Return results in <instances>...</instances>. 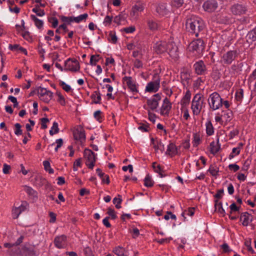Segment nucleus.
Wrapping results in <instances>:
<instances>
[{"label": "nucleus", "instance_id": "39", "mask_svg": "<svg viewBox=\"0 0 256 256\" xmlns=\"http://www.w3.org/2000/svg\"><path fill=\"white\" fill-rule=\"evenodd\" d=\"M144 182V184L146 187H152L154 185V181L148 174L146 176Z\"/></svg>", "mask_w": 256, "mask_h": 256}, {"label": "nucleus", "instance_id": "8", "mask_svg": "<svg viewBox=\"0 0 256 256\" xmlns=\"http://www.w3.org/2000/svg\"><path fill=\"white\" fill-rule=\"evenodd\" d=\"M169 42L160 40L157 42L154 46V50L157 54H162L168 50Z\"/></svg>", "mask_w": 256, "mask_h": 256}, {"label": "nucleus", "instance_id": "51", "mask_svg": "<svg viewBox=\"0 0 256 256\" xmlns=\"http://www.w3.org/2000/svg\"><path fill=\"white\" fill-rule=\"evenodd\" d=\"M48 21L52 24V28H56L58 26V18L56 17L49 18H48Z\"/></svg>", "mask_w": 256, "mask_h": 256}, {"label": "nucleus", "instance_id": "63", "mask_svg": "<svg viewBox=\"0 0 256 256\" xmlns=\"http://www.w3.org/2000/svg\"><path fill=\"white\" fill-rule=\"evenodd\" d=\"M101 114H102V112L100 110L96 111L94 113V118L100 122L102 120V117L101 116Z\"/></svg>", "mask_w": 256, "mask_h": 256}, {"label": "nucleus", "instance_id": "14", "mask_svg": "<svg viewBox=\"0 0 256 256\" xmlns=\"http://www.w3.org/2000/svg\"><path fill=\"white\" fill-rule=\"evenodd\" d=\"M160 100V95L156 94H154L151 98L148 100L147 104L152 110H154L158 107Z\"/></svg>", "mask_w": 256, "mask_h": 256}, {"label": "nucleus", "instance_id": "50", "mask_svg": "<svg viewBox=\"0 0 256 256\" xmlns=\"http://www.w3.org/2000/svg\"><path fill=\"white\" fill-rule=\"evenodd\" d=\"M243 66L242 63H238L236 64H232L231 66V70L234 71V72H238V70H242L241 68Z\"/></svg>", "mask_w": 256, "mask_h": 256}, {"label": "nucleus", "instance_id": "52", "mask_svg": "<svg viewBox=\"0 0 256 256\" xmlns=\"http://www.w3.org/2000/svg\"><path fill=\"white\" fill-rule=\"evenodd\" d=\"M56 94L58 96V102L62 105L64 106L66 104V101L64 96L60 94V92H57Z\"/></svg>", "mask_w": 256, "mask_h": 256}, {"label": "nucleus", "instance_id": "5", "mask_svg": "<svg viewBox=\"0 0 256 256\" xmlns=\"http://www.w3.org/2000/svg\"><path fill=\"white\" fill-rule=\"evenodd\" d=\"M160 86V78L157 74L154 76V80L148 82L146 88L148 92H156L158 90Z\"/></svg>", "mask_w": 256, "mask_h": 256}, {"label": "nucleus", "instance_id": "25", "mask_svg": "<svg viewBox=\"0 0 256 256\" xmlns=\"http://www.w3.org/2000/svg\"><path fill=\"white\" fill-rule=\"evenodd\" d=\"M146 23L148 28L150 30L154 31L158 30V24L152 18H148L146 20Z\"/></svg>", "mask_w": 256, "mask_h": 256}, {"label": "nucleus", "instance_id": "28", "mask_svg": "<svg viewBox=\"0 0 256 256\" xmlns=\"http://www.w3.org/2000/svg\"><path fill=\"white\" fill-rule=\"evenodd\" d=\"M92 102L94 104H100L101 94L99 90L94 91L90 96Z\"/></svg>", "mask_w": 256, "mask_h": 256}, {"label": "nucleus", "instance_id": "61", "mask_svg": "<svg viewBox=\"0 0 256 256\" xmlns=\"http://www.w3.org/2000/svg\"><path fill=\"white\" fill-rule=\"evenodd\" d=\"M239 134V130L237 128H234L230 132L228 136L230 139H232L236 136L238 135Z\"/></svg>", "mask_w": 256, "mask_h": 256}, {"label": "nucleus", "instance_id": "7", "mask_svg": "<svg viewBox=\"0 0 256 256\" xmlns=\"http://www.w3.org/2000/svg\"><path fill=\"white\" fill-rule=\"evenodd\" d=\"M237 55L236 50H229L222 56V62L224 64L230 65L235 60Z\"/></svg>", "mask_w": 256, "mask_h": 256}, {"label": "nucleus", "instance_id": "53", "mask_svg": "<svg viewBox=\"0 0 256 256\" xmlns=\"http://www.w3.org/2000/svg\"><path fill=\"white\" fill-rule=\"evenodd\" d=\"M24 190L30 196H34L36 194V192L33 188L27 186H24Z\"/></svg>", "mask_w": 256, "mask_h": 256}, {"label": "nucleus", "instance_id": "37", "mask_svg": "<svg viewBox=\"0 0 256 256\" xmlns=\"http://www.w3.org/2000/svg\"><path fill=\"white\" fill-rule=\"evenodd\" d=\"M184 3V0H171L170 4L172 8H178L181 7Z\"/></svg>", "mask_w": 256, "mask_h": 256}, {"label": "nucleus", "instance_id": "33", "mask_svg": "<svg viewBox=\"0 0 256 256\" xmlns=\"http://www.w3.org/2000/svg\"><path fill=\"white\" fill-rule=\"evenodd\" d=\"M214 206L216 210H217L218 213L222 214V216H224L225 211L222 208V204L221 202H219L218 200H214Z\"/></svg>", "mask_w": 256, "mask_h": 256}, {"label": "nucleus", "instance_id": "2", "mask_svg": "<svg viewBox=\"0 0 256 256\" xmlns=\"http://www.w3.org/2000/svg\"><path fill=\"white\" fill-rule=\"evenodd\" d=\"M204 104L203 96L200 94H196L192 102L191 108L194 115L198 116L200 114Z\"/></svg>", "mask_w": 256, "mask_h": 256}, {"label": "nucleus", "instance_id": "16", "mask_svg": "<svg viewBox=\"0 0 256 256\" xmlns=\"http://www.w3.org/2000/svg\"><path fill=\"white\" fill-rule=\"evenodd\" d=\"M66 236L62 234L60 236H56L54 240V244L58 248H64L66 244Z\"/></svg>", "mask_w": 256, "mask_h": 256}, {"label": "nucleus", "instance_id": "1", "mask_svg": "<svg viewBox=\"0 0 256 256\" xmlns=\"http://www.w3.org/2000/svg\"><path fill=\"white\" fill-rule=\"evenodd\" d=\"M187 30L198 37L200 32L204 28L203 20L198 17L192 16L188 18L186 23Z\"/></svg>", "mask_w": 256, "mask_h": 256}, {"label": "nucleus", "instance_id": "22", "mask_svg": "<svg viewBox=\"0 0 256 256\" xmlns=\"http://www.w3.org/2000/svg\"><path fill=\"white\" fill-rule=\"evenodd\" d=\"M151 144L153 145V147L156 151L160 150L163 151L164 149V144H162L160 140H155L154 138H150Z\"/></svg>", "mask_w": 256, "mask_h": 256}, {"label": "nucleus", "instance_id": "19", "mask_svg": "<svg viewBox=\"0 0 256 256\" xmlns=\"http://www.w3.org/2000/svg\"><path fill=\"white\" fill-rule=\"evenodd\" d=\"M144 8V6L143 4L138 3L132 6L130 14L132 17L137 18L138 13L142 12Z\"/></svg>", "mask_w": 256, "mask_h": 256}, {"label": "nucleus", "instance_id": "30", "mask_svg": "<svg viewBox=\"0 0 256 256\" xmlns=\"http://www.w3.org/2000/svg\"><path fill=\"white\" fill-rule=\"evenodd\" d=\"M206 133L207 135L210 136L214 134V128L212 126V124L210 120H208L207 122L206 123Z\"/></svg>", "mask_w": 256, "mask_h": 256}, {"label": "nucleus", "instance_id": "3", "mask_svg": "<svg viewBox=\"0 0 256 256\" xmlns=\"http://www.w3.org/2000/svg\"><path fill=\"white\" fill-rule=\"evenodd\" d=\"M208 100L210 108L213 111L218 110L222 107V98L217 92H214L211 94Z\"/></svg>", "mask_w": 256, "mask_h": 256}, {"label": "nucleus", "instance_id": "17", "mask_svg": "<svg viewBox=\"0 0 256 256\" xmlns=\"http://www.w3.org/2000/svg\"><path fill=\"white\" fill-rule=\"evenodd\" d=\"M172 108V104L169 100L166 98L163 101V104L160 108V114L163 116H168Z\"/></svg>", "mask_w": 256, "mask_h": 256}, {"label": "nucleus", "instance_id": "29", "mask_svg": "<svg viewBox=\"0 0 256 256\" xmlns=\"http://www.w3.org/2000/svg\"><path fill=\"white\" fill-rule=\"evenodd\" d=\"M210 153L215 154H216L220 148V145L218 144H216L214 142H212L210 144Z\"/></svg>", "mask_w": 256, "mask_h": 256}, {"label": "nucleus", "instance_id": "40", "mask_svg": "<svg viewBox=\"0 0 256 256\" xmlns=\"http://www.w3.org/2000/svg\"><path fill=\"white\" fill-rule=\"evenodd\" d=\"M244 96V90L240 88L238 90L235 94V98L236 101L241 102Z\"/></svg>", "mask_w": 256, "mask_h": 256}, {"label": "nucleus", "instance_id": "27", "mask_svg": "<svg viewBox=\"0 0 256 256\" xmlns=\"http://www.w3.org/2000/svg\"><path fill=\"white\" fill-rule=\"evenodd\" d=\"M191 92L190 90H188L180 101V104L182 107L186 106L189 104Z\"/></svg>", "mask_w": 256, "mask_h": 256}, {"label": "nucleus", "instance_id": "44", "mask_svg": "<svg viewBox=\"0 0 256 256\" xmlns=\"http://www.w3.org/2000/svg\"><path fill=\"white\" fill-rule=\"evenodd\" d=\"M59 132V128L58 126V124L54 122L53 123L52 126L51 130H50V134L51 136H53L54 134H58Z\"/></svg>", "mask_w": 256, "mask_h": 256}, {"label": "nucleus", "instance_id": "58", "mask_svg": "<svg viewBox=\"0 0 256 256\" xmlns=\"http://www.w3.org/2000/svg\"><path fill=\"white\" fill-rule=\"evenodd\" d=\"M230 214H232L234 212H238L240 207L236 206L234 202H233L230 205Z\"/></svg>", "mask_w": 256, "mask_h": 256}, {"label": "nucleus", "instance_id": "42", "mask_svg": "<svg viewBox=\"0 0 256 256\" xmlns=\"http://www.w3.org/2000/svg\"><path fill=\"white\" fill-rule=\"evenodd\" d=\"M53 93L52 92H48L46 94L40 98V100L46 103H48L52 98Z\"/></svg>", "mask_w": 256, "mask_h": 256}, {"label": "nucleus", "instance_id": "36", "mask_svg": "<svg viewBox=\"0 0 256 256\" xmlns=\"http://www.w3.org/2000/svg\"><path fill=\"white\" fill-rule=\"evenodd\" d=\"M190 75L187 72H182L181 74V80L184 86L188 85L190 80Z\"/></svg>", "mask_w": 256, "mask_h": 256}, {"label": "nucleus", "instance_id": "34", "mask_svg": "<svg viewBox=\"0 0 256 256\" xmlns=\"http://www.w3.org/2000/svg\"><path fill=\"white\" fill-rule=\"evenodd\" d=\"M201 142V136L200 134L194 133L193 135L192 144L193 146L197 147Z\"/></svg>", "mask_w": 256, "mask_h": 256}, {"label": "nucleus", "instance_id": "43", "mask_svg": "<svg viewBox=\"0 0 256 256\" xmlns=\"http://www.w3.org/2000/svg\"><path fill=\"white\" fill-rule=\"evenodd\" d=\"M194 208H189L188 210H185L182 214V216L184 217V220L186 218L185 217V215H188L190 216H192L194 214Z\"/></svg>", "mask_w": 256, "mask_h": 256}, {"label": "nucleus", "instance_id": "54", "mask_svg": "<svg viewBox=\"0 0 256 256\" xmlns=\"http://www.w3.org/2000/svg\"><path fill=\"white\" fill-rule=\"evenodd\" d=\"M60 85L62 88L66 92H69L72 90L70 86L64 82H62V80H60Z\"/></svg>", "mask_w": 256, "mask_h": 256}, {"label": "nucleus", "instance_id": "62", "mask_svg": "<svg viewBox=\"0 0 256 256\" xmlns=\"http://www.w3.org/2000/svg\"><path fill=\"white\" fill-rule=\"evenodd\" d=\"M112 19V16H106L104 20V24L105 26H108L110 24Z\"/></svg>", "mask_w": 256, "mask_h": 256}, {"label": "nucleus", "instance_id": "59", "mask_svg": "<svg viewBox=\"0 0 256 256\" xmlns=\"http://www.w3.org/2000/svg\"><path fill=\"white\" fill-rule=\"evenodd\" d=\"M20 214V210L18 208H15L12 210V216L14 219L17 218Z\"/></svg>", "mask_w": 256, "mask_h": 256}, {"label": "nucleus", "instance_id": "15", "mask_svg": "<svg viewBox=\"0 0 256 256\" xmlns=\"http://www.w3.org/2000/svg\"><path fill=\"white\" fill-rule=\"evenodd\" d=\"M156 12L160 16H164L170 13L166 3L160 2L156 6Z\"/></svg>", "mask_w": 256, "mask_h": 256}, {"label": "nucleus", "instance_id": "47", "mask_svg": "<svg viewBox=\"0 0 256 256\" xmlns=\"http://www.w3.org/2000/svg\"><path fill=\"white\" fill-rule=\"evenodd\" d=\"M248 38L251 40L252 42L256 40V27L248 32Z\"/></svg>", "mask_w": 256, "mask_h": 256}, {"label": "nucleus", "instance_id": "31", "mask_svg": "<svg viewBox=\"0 0 256 256\" xmlns=\"http://www.w3.org/2000/svg\"><path fill=\"white\" fill-rule=\"evenodd\" d=\"M113 252L118 256H128L127 252L122 247H116Z\"/></svg>", "mask_w": 256, "mask_h": 256}, {"label": "nucleus", "instance_id": "35", "mask_svg": "<svg viewBox=\"0 0 256 256\" xmlns=\"http://www.w3.org/2000/svg\"><path fill=\"white\" fill-rule=\"evenodd\" d=\"M208 172H209L212 176H216L219 172V168L215 164H211Z\"/></svg>", "mask_w": 256, "mask_h": 256}, {"label": "nucleus", "instance_id": "10", "mask_svg": "<svg viewBox=\"0 0 256 256\" xmlns=\"http://www.w3.org/2000/svg\"><path fill=\"white\" fill-rule=\"evenodd\" d=\"M230 10L233 14L235 16H240L246 13L247 8L244 4H235L231 6Z\"/></svg>", "mask_w": 256, "mask_h": 256}, {"label": "nucleus", "instance_id": "64", "mask_svg": "<svg viewBox=\"0 0 256 256\" xmlns=\"http://www.w3.org/2000/svg\"><path fill=\"white\" fill-rule=\"evenodd\" d=\"M250 164V160L248 159L246 160L243 164V166L242 167V170L244 171H247L249 168Z\"/></svg>", "mask_w": 256, "mask_h": 256}, {"label": "nucleus", "instance_id": "38", "mask_svg": "<svg viewBox=\"0 0 256 256\" xmlns=\"http://www.w3.org/2000/svg\"><path fill=\"white\" fill-rule=\"evenodd\" d=\"M108 40L109 42L115 44L117 42L118 38L116 36V32L113 31H110L108 36Z\"/></svg>", "mask_w": 256, "mask_h": 256}, {"label": "nucleus", "instance_id": "4", "mask_svg": "<svg viewBox=\"0 0 256 256\" xmlns=\"http://www.w3.org/2000/svg\"><path fill=\"white\" fill-rule=\"evenodd\" d=\"M84 156L86 159V164L89 168L92 169L96 159L94 153L90 150L86 149L84 151Z\"/></svg>", "mask_w": 256, "mask_h": 256}, {"label": "nucleus", "instance_id": "24", "mask_svg": "<svg viewBox=\"0 0 256 256\" xmlns=\"http://www.w3.org/2000/svg\"><path fill=\"white\" fill-rule=\"evenodd\" d=\"M250 214L248 212H243L241 214L240 216V220H242V224L244 226H248L252 220L250 218Z\"/></svg>", "mask_w": 256, "mask_h": 256}, {"label": "nucleus", "instance_id": "49", "mask_svg": "<svg viewBox=\"0 0 256 256\" xmlns=\"http://www.w3.org/2000/svg\"><path fill=\"white\" fill-rule=\"evenodd\" d=\"M14 134L18 136L22 135V126L19 123L14 124Z\"/></svg>", "mask_w": 256, "mask_h": 256}, {"label": "nucleus", "instance_id": "48", "mask_svg": "<svg viewBox=\"0 0 256 256\" xmlns=\"http://www.w3.org/2000/svg\"><path fill=\"white\" fill-rule=\"evenodd\" d=\"M100 55H92L90 59V64L92 66H96L97 62L99 61Z\"/></svg>", "mask_w": 256, "mask_h": 256}, {"label": "nucleus", "instance_id": "18", "mask_svg": "<svg viewBox=\"0 0 256 256\" xmlns=\"http://www.w3.org/2000/svg\"><path fill=\"white\" fill-rule=\"evenodd\" d=\"M173 59L176 60L178 57V48L172 42H169L168 50L166 52Z\"/></svg>", "mask_w": 256, "mask_h": 256}, {"label": "nucleus", "instance_id": "9", "mask_svg": "<svg viewBox=\"0 0 256 256\" xmlns=\"http://www.w3.org/2000/svg\"><path fill=\"white\" fill-rule=\"evenodd\" d=\"M190 48L192 51H196L197 53H202L204 49V42L201 39H197L191 42Z\"/></svg>", "mask_w": 256, "mask_h": 256}, {"label": "nucleus", "instance_id": "45", "mask_svg": "<svg viewBox=\"0 0 256 256\" xmlns=\"http://www.w3.org/2000/svg\"><path fill=\"white\" fill-rule=\"evenodd\" d=\"M88 17V14H80L76 17H74V22L76 23H79L80 22L86 20Z\"/></svg>", "mask_w": 256, "mask_h": 256}, {"label": "nucleus", "instance_id": "13", "mask_svg": "<svg viewBox=\"0 0 256 256\" xmlns=\"http://www.w3.org/2000/svg\"><path fill=\"white\" fill-rule=\"evenodd\" d=\"M218 6V4L216 0H206L202 5V8L204 11L208 12H214Z\"/></svg>", "mask_w": 256, "mask_h": 256}, {"label": "nucleus", "instance_id": "21", "mask_svg": "<svg viewBox=\"0 0 256 256\" xmlns=\"http://www.w3.org/2000/svg\"><path fill=\"white\" fill-rule=\"evenodd\" d=\"M74 137L76 140L80 142L84 140L86 138L84 131L82 128L80 129L76 128L74 132Z\"/></svg>", "mask_w": 256, "mask_h": 256}, {"label": "nucleus", "instance_id": "12", "mask_svg": "<svg viewBox=\"0 0 256 256\" xmlns=\"http://www.w3.org/2000/svg\"><path fill=\"white\" fill-rule=\"evenodd\" d=\"M196 73L198 75H204L207 74V68L204 62L202 60L196 62L194 64Z\"/></svg>", "mask_w": 256, "mask_h": 256}, {"label": "nucleus", "instance_id": "23", "mask_svg": "<svg viewBox=\"0 0 256 256\" xmlns=\"http://www.w3.org/2000/svg\"><path fill=\"white\" fill-rule=\"evenodd\" d=\"M178 154V148L172 142H170L168 146L166 154L170 156H173Z\"/></svg>", "mask_w": 256, "mask_h": 256}, {"label": "nucleus", "instance_id": "46", "mask_svg": "<svg viewBox=\"0 0 256 256\" xmlns=\"http://www.w3.org/2000/svg\"><path fill=\"white\" fill-rule=\"evenodd\" d=\"M43 165L44 166V170L46 171H48L50 174H53L54 172V170L50 168V163L48 161H44Z\"/></svg>", "mask_w": 256, "mask_h": 256}, {"label": "nucleus", "instance_id": "11", "mask_svg": "<svg viewBox=\"0 0 256 256\" xmlns=\"http://www.w3.org/2000/svg\"><path fill=\"white\" fill-rule=\"evenodd\" d=\"M122 81L126 82L128 88L134 94L138 92V90L136 82L132 80L131 76H124L122 78Z\"/></svg>", "mask_w": 256, "mask_h": 256}, {"label": "nucleus", "instance_id": "20", "mask_svg": "<svg viewBox=\"0 0 256 256\" xmlns=\"http://www.w3.org/2000/svg\"><path fill=\"white\" fill-rule=\"evenodd\" d=\"M22 250L24 256H37L39 252L36 250L34 246H27L26 245L22 247Z\"/></svg>", "mask_w": 256, "mask_h": 256}, {"label": "nucleus", "instance_id": "60", "mask_svg": "<svg viewBox=\"0 0 256 256\" xmlns=\"http://www.w3.org/2000/svg\"><path fill=\"white\" fill-rule=\"evenodd\" d=\"M22 36L28 42L32 41V38L30 35V33L28 31L24 32L22 34Z\"/></svg>", "mask_w": 256, "mask_h": 256}, {"label": "nucleus", "instance_id": "6", "mask_svg": "<svg viewBox=\"0 0 256 256\" xmlns=\"http://www.w3.org/2000/svg\"><path fill=\"white\" fill-rule=\"evenodd\" d=\"M64 70L65 71L78 72L80 68L79 62L76 59H68L64 62Z\"/></svg>", "mask_w": 256, "mask_h": 256}, {"label": "nucleus", "instance_id": "57", "mask_svg": "<svg viewBox=\"0 0 256 256\" xmlns=\"http://www.w3.org/2000/svg\"><path fill=\"white\" fill-rule=\"evenodd\" d=\"M223 116L226 118V121H230L232 117V112L231 110H228L224 113Z\"/></svg>", "mask_w": 256, "mask_h": 256}, {"label": "nucleus", "instance_id": "56", "mask_svg": "<svg viewBox=\"0 0 256 256\" xmlns=\"http://www.w3.org/2000/svg\"><path fill=\"white\" fill-rule=\"evenodd\" d=\"M50 92V91L47 90L46 88H42L40 86L39 87L38 90V92L40 96V98L46 94L48 93V92Z\"/></svg>", "mask_w": 256, "mask_h": 256}, {"label": "nucleus", "instance_id": "55", "mask_svg": "<svg viewBox=\"0 0 256 256\" xmlns=\"http://www.w3.org/2000/svg\"><path fill=\"white\" fill-rule=\"evenodd\" d=\"M107 214L110 216L112 220H116L117 218L114 210L110 208H108Z\"/></svg>", "mask_w": 256, "mask_h": 256}, {"label": "nucleus", "instance_id": "26", "mask_svg": "<svg viewBox=\"0 0 256 256\" xmlns=\"http://www.w3.org/2000/svg\"><path fill=\"white\" fill-rule=\"evenodd\" d=\"M96 172L98 173V176L102 179V183H106L108 184L110 182L109 176L107 174H105L104 173L102 172L101 170L99 168L96 170Z\"/></svg>", "mask_w": 256, "mask_h": 256}, {"label": "nucleus", "instance_id": "41", "mask_svg": "<svg viewBox=\"0 0 256 256\" xmlns=\"http://www.w3.org/2000/svg\"><path fill=\"white\" fill-rule=\"evenodd\" d=\"M32 11L36 13V16H42L45 14L44 10L40 9L38 5H36L35 7L32 8Z\"/></svg>", "mask_w": 256, "mask_h": 256}, {"label": "nucleus", "instance_id": "32", "mask_svg": "<svg viewBox=\"0 0 256 256\" xmlns=\"http://www.w3.org/2000/svg\"><path fill=\"white\" fill-rule=\"evenodd\" d=\"M30 16L31 20L34 22L35 26L38 28L40 29L42 28L44 25V22L42 20L38 19L35 15L34 14H31Z\"/></svg>", "mask_w": 256, "mask_h": 256}]
</instances>
